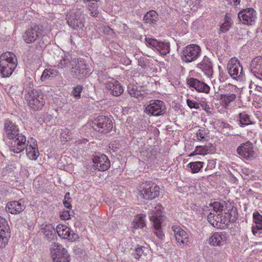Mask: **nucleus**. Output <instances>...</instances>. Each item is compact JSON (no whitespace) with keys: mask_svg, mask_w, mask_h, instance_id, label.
Here are the masks:
<instances>
[{"mask_svg":"<svg viewBox=\"0 0 262 262\" xmlns=\"http://www.w3.org/2000/svg\"><path fill=\"white\" fill-rule=\"evenodd\" d=\"M25 99L29 106L34 110H40L45 104L43 94L38 90L33 89V84L29 82L25 88Z\"/></svg>","mask_w":262,"mask_h":262,"instance_id":"nucleus-1","label":"nucleus"},{"mask_svg":"<svg viewBox=\"0 0 262 262\" xmlns=\"http://www.w3.org/2000/svg\"><path fill=\"white\" fill-rule=\"evenodd\" d=\"M17 66V59L12 52H7L0 56V75L9 77Z\"/></svg>","mask_w":262,"mask_h":262,"instance_id":"nucleus-2","label":"nucleus"},{"mask_svg":"<svg viewBox=\"0 0 262 262\" xmlns=\"http://www.w3.org/2000/svg\"><path fill=\"white\" fill-rule=\"evenodd\" d=\"M49 33V30L43 25L35 24L27 29L23 35V40L27 43L35 42L40 36H44Z\"/></svg>","mask_w":262,"mask_h":262,"instance_id":"nucleus-3","label":"nucleus"},{"mask_svg":"<svg viewBox=\"0 0 262 262\" xmlns=\"http://www.w3.org/2000/svg\"><path fill=\"white\" fill-rule=\"evenodd\" d=\"M84 9L80 8L73 9L67 15V23L69 26L75 30H82L85 24V17L83 13Z\"/></svg>","mask_w":262,"mask_h":262,"instance_id":"nucleus-4","label":"nucleus"},{"mask_svg":"<svg viewBox=\"0 0 262 262\" xmlns=\"http://www.w3.org/2000/svg\"><path fill=\"white\" fill-rule=\"evenodd\" d=\"M51 257L53 262H70L68 250L58 243H52L50 246Z\"/></svg>","mask_w":262,"mask_h":262,"instance_id":"nucleus-5","label":"nucleus"},{"mask_svg":"<svg viewBox=\"0 0 262 262\" xmlns=\"http://www.w3.org/2000/svg\"><path fill=\"white\" fill-rule=\"evenodd\" d=\"M228 213H219L215 214L210 212L207 216V220L214 227L219 229H224L227 227L228 223L233 222Z\"/></svg>","mask_w":262,"mask_h":262,"instance_id":"nucleus-6","label":"nucleus"},{"mask_svg":"<svg viewBox=\"0 0 262 262\" xmlns=\"http://www.w3.org/2000/svg\"><path fill=\"white\" fill-rule=\"evenodd\" d=\"M162 207L160 205H157L154 210L152 211L149 216L150 220L153 223L154 228L156 230L155 234L158 237L163 240L164 238V234L161 230V224L163 219L162 215Z\"/></svg>","mask_w":262,"mask_h":262,"instance_id":"nucleus-7","label":"nucleus"},{"mask_svg":"<svg viewBox=\"0 0 262 262\" xmlns=\"http://www.w3.org/2000/svg\"><path fill=\"white\" fill-rule=\"evenodd\" d=\"M93 128L96 132L107 134L113 128L112 120L107 117L99 115L92 123Z\"/></svg>","mask_w":262,"mask_h":262,"instance_id":"nucleus-8","label":"nucleus"},{"mask_svg":"<svg viewBox=\"0 0 262 262\" xmlns=\"http://www.w3.org/2000/svg\"><path fill=\"white\" fill-rule=\"evenodd\" d=\"M227 70L232 79L239 81L245 79L243 67L237 58L233 57L230 59L227 64Z\"/></svg>","mask_w":262,"mask_h":262,"instance_id":"nucleus-9","label":"nucleus"},{"mask_svg":"<svg viewBox=\"0 0 262 262\" xmlns=\"http://www.w3.org/2000/svg\"><path fill=\"white\" fill-rule=\"evenodd\" d=\"M201 53V49L199 45L191 44L183 49L181 52V58L186 63L193 62L198 59Z\"/></svg>","mask_w":262,"mask_h":262,"instance_id":"nucleus-10","label":"nucleus"},{"mask_svg":"<svg viewBox=\"0 0 262 262\" xmlns=\"http://www.w3.org/2000/svg\"><path fill=\"white\" fill-rule=\"evenodd\" d=\"M74 63L71 68V74L73 77L79 80L90 75V69L88 64L81 60L73 58Z\"/></svg>","mask_w":262,"mask_h":262,"instance_id":"nucleus-11","label":"nucleus"},{"mask_svg":"<svg viewBox=\"0 0 262 262\" xmlns=\"http://www.w3.org/2000/svg\"><path fill=\"white\" fill-rule=\"evenodd\" d=\"M8 143L10 150L15 153H20L25 149L26 146V137L20 132L8 139Z\"/></svg>","mask_w":262,"mask_h":262,"instance_id":"nucleus-12","label":"nucleus"},{"mask_svg":"<svg viewBox=\"0 0 262 262\" xmlns=\"http://www.w3.org/2000/svg\"><path fill=\"white\" fill-rule=\"evenodd\" d=\"M144 106V112L150 116H159L165 113V103L159 100H151Z\"/></svg>","mask_w":262,"mask_h":262,"instance_id":"nucleus-13","label":"nucleus"},{"mask_svg":"<svg viewBox=\"0 0 262 262\" xmlns=\"http://www.w3.org/2000/svg\"><path fill=\"white\" fill-rule=\"evenodd\" d=\"M160 187L155 183L149 182L145 184L140 194L145 200H152L158 196L160 193Z\"/></svg>","mask_w":262,"mask_h":262,"instance_id":"nucleus-14","label":"nucleus"},{"mask_svg":"<svg viewBox=\"0 0 262 262\" xmlns=\"http://www.w3.org/2000/svg\"><path fill=\"white\" fill-rule=\"evenodd\" d=\"M238 17L243 24L252 25L256 19V12L253 8H249L239 12Z\"/></svg>","mask_w":262,"mask_h":262,"instance_id":"nucleus-15","label":"nucleus"},{"mask_svg":"<svg viewBox=\"0 0 262 262\" xmlns=\"http://www.w3.org/2000/svg\"><path fill=\"white\" fill-rule=\"evenodd\" d=\"M103 84L105 85L107 93L114 96H119L123 92L122 86L113 78L108 77L105 82H103Z\"/></svg>","mask_w":262,"mask_h":262,"instance_id":"nucleus-16","label":"nucleus"},{"mask_svg":"<svg viewBox=\"0 0 262 262\" xmlns=\"http://www.w3.org/2000/svg\"><path fill=\"white\" fill-rule=\"evenodd\" d=\"M56 231L61 238L67 239L71 242H75L79 238L78 235L71 231L66 225H58L56 227Z\"/></svg>","mask_w":262,"mask_h":262,"instance_id":"nucleus-17","label":"nucleus"},{"mask_svg":"<svg viewBox=\"0 0 262 262\" xmlns=\"http://www.w3.org/2000/svg\"><path fill=\"white\" fill-rule=\"evenodd\" d=\"M171 229L173 232L175 239L180 246L183 247L189 244L188 234L180 226L172 225Z\"/></svg>","mask_w":262,"mask_h":262,"instance_id":"nucleus-18","label":"nucleus"},{"mask_svg":"<svg viewBox=\"0 0 262 262\" xmlns=\"http://www.w3.org/2000/svg\"><path fill=\"white\" fill-rule=\"evenodd\" d=\"M73 59L68 54L62 53L60 56H57L54 67L58 69L66 71L72 67Z\"/></svg>","mask_w":262,"mask_h":262,"instance_id":"nucleus-19","label":"nucleus"},{"mask_svg":"<svg viewBox=\"0 0 262 262\" xmlns=\"http://www.w3.org/2000/svg\"><path fill=\"white\" fill-rule=\"evenodd\" d=\"M93 167L99 171H105L110 167V161L104 154L96 155L93 159Z\"/></svg>","mask_w":262,"mask_h":262,"instance_id":"nucleus-20","label":"nucleus"},{"mask_svg":"<svg viewBox=\"0 0 262 262\" xmlns=\"http://www.w3.org/2000/svg\"><path fill=\"white\" fill-rule=\"evenodd\" d=\"M187 84L191 88H193L198 92L208 94L210 86L204 81L193 77L187 79Z\"/></svg>","mask_w":262,"mask_h":262,"instance_id":"nucleus-21","label":"nucleus"},{"mask_svg":"<svg viewBox=\"0 0 262 262\" xmlns=\"http://www.w3.org/2000/svg\"><path fill=\"white\" fill-rule=\"evenodd\" d=\"M226 232H216L212 234L208 239V243L212 246H222L226 244L227 240Z\"/></svg>","mask_w":262,"mask_h":262,"instance_id":"nucleus-22","label":"nucleus"},{"mask_svg":"<svg viewBox=\"0 0 262 262\" xmlns=\"http://www.w3.org/2000/svg\"><path fill=\"white\" fill-rule=\"evenodd\" d=\"M237 153L243 158L250 160L255 156L252 143L248 141L243 143L237 149Z\"/></svg>","mask_w":262,"mask_h":262,"instance_id":"nucleus-23","label":"nucleus"},{"mask_svg":"<svg viewBox=\"0 0 262 262\" xmlns=\"http://www.w3.org/2000/svg\"><path fill=\"white\" fill-rule=\"evenodd\" d=\"M26 208L25 201L24 199L9 202L6 206V210L12 214H17L21 213Z\"/></svg>","mask_w":262,"mask_h":262,"instance_id":"nucleus-24","label":"nucleus"},{"mask_svg":"<svg viewBox=\"0 0 262 262\" xmlns=\"http://www.w3.org/2000/svg\"><path fill=\"white\" fill-rule=\"evenodd\" d=\"M25 148L27 156L30 160H36L39 157V152L36 141L33 138H31V141H28Z\"/></svg>","mask_w":262,"mask_h":262,"instance_id":"nucleus-25","label":"nucleus"},{"mask_svg":"<svg viewBox=\"0 0 262 262\" xmlns=\"http://www.w3.org/2000/svg\"><path fill=\"white\" fill-rule=\"evenodd\" d=\"M4 132L8 139L20 132L18 127L16 123L9 119H6L4 120Z\"/></svg>","mask_w":262,"mask_h":262,"instance_id":"nucleus-26","label":"nucleus"},{"mask_svg":"<svg viewBox=\"0 0 262 262\" xmlns=\"http://www.w3.org/2000/svg\"><path fill=\"white\" fill-rule=\"evenodd\" d=\"M250 68L256 77L262 79V56L255 57L251 61Z\"/></svg>","mask_w":262,"mask_h":262,"instance_id":"nucleus-27","label":"nucleus"},{"mask_svg":"<svg viewBox=\"0 0 262 262\" xmlns=\"http://www.w3.org/2000/svg\"><path fill=\"white\" fill-rule=\"evenodd\" d=\"M197 67L200 69L208 77L211 78L213 74L212 63L210 59L205 56L202 61L198 64Z\"/></svg>","mask_w":262,"mask_h":262,"instance_id":"nucleus-28","label":"nucleus"},{"mask_svg":"<svg viewBox=\"0 0 262 262\" xmlns=\"http://www.w3.org/2000/svg\"><path fill=\"white\" fill-rule=\"evenodd\" d=\"M143 156L145 157L144 160L150 166H155L158 164L157 151L154 149H148L146 151H143Z\"/></svg>","mask_w":262,"mask_h":262,"instance_id":"nucleus-29","label":"nucleus"},{"mask_svg":"<svg viewBox=\"0 0 262 262\" xmlns=\"http://www.w3.org/2000/svg\"><path fill=\"white\" fill-rule=\"evenodd\" d=\"M141 89V86L137 85L129 84L127 86V92L129 95L138 99L142 98L144 95V91Z\"/></svg>","mask_w":262,"mask_h":262,"instance_id":"nucleus-30","label":"nucleus"},{"mask_svg":"<svg viewBox=\"0 0 262 262\" xmlns=\"http://www.w3.org/2000/svg\"><path fill=\"white\" fill-rule=\"evenodd\" d=\"M212 145L210 146H196L194 150L189 155L190 157L197 155H205L212 152Z\"/></svg>","mask_w":262,"mask_h":262,"instance_id":"nucleus-31","label":"nucleus"},{"mask_svg":"<svg viewBox=\"0 0 262 262\" xmlns=\"http://www.w3.org/2000/svg\"><path fill=\"white\" fill-rule=\"evenodd\" d=\"M143 19L145 23L155 25L158 19V15L155 11L150 10L144 15Z\"/></svg>","mask_w":262,"mask_h":262,"instance_id":"nucleus-32","label":"nucleus"},{"mask_svg":"<svg viewBox=\"0 0 262 262\" xmlns=\"http://www.w3.org/2000/svg\"><path fill=\"white\" fill-rule=\"evenodd\" d=\"M144 214H138L132 223V225L135 229L142 228L145 226Z\"/></svg>","mask_w":262,"mask_h":262,"instance_id":"nucleus-33","label":"nucleus"},{"mask_svg":"<svg viewBox=\"0 0 262 262\" xmlns=\"http://www.w3.org/2000/svg\"><path fill=\"white\" fill-rule=\"evenodd\" d=\"M58 73V71L54 69H46L43 71L40 79L42 81H45L50 78L55 77Z\"/></svg>","mask_w":262,"mask_h":262,"instance_id":"nucleus-34","label":"nucleus"},{"mask_svg":"<svg viewBox=\"0 0 262 262\" xmlns=\"http://www.w3.org/2000/svg\"><path fill=\"white\" fill-rule=\"evenodd\" d=\"M89 14L92 17H97L99 14L98 4L97 2L90 3L86 5Z\"/></svg>","mask_w":262,"mask_h":262,"instance_id":"nucleus-35","label":"nucleus"},{"mask_svg":"<svg viewBox=\"0 0 262 262\" xmlns=\"http://www.w3.org/2000/svg\"><path fill=\"white\" fill-rule=\"evenodd\" d=\"M196 138L199 141L207 140L209 138V130L203 127H200L196 132Z\"/></svg>","mask_w":262,"mask_h":262,"instance_id":"nucleus-36","label":"nucleus"},{"mask_svg":"<svg viewBox=\"0 0 262 262\" xmlns=\"http://www.w3.org/2000/svg\"><path fill=\"white\" fill-rule=\"evenodd\" d=\"M204 164L203 162L201 161L192 162L188 163L187 166L191 169V173H196L203 168Z\"/></svg>","mask_w":262,"mask_h":262,"instance_id":"nucleus-37","label":"nucleus"},{"mask_svg":"<svg viewBox=\"0 0 262 262\" xmlns=\"http://www.w3.org/2000/svg\"><path fill=\"white\" fill-rule=\"evenodd\" d=\"M156 50L158 51L160 54L165 55L169 52L170 45L168 42L159 41Z\"/></svg>","mask_w":262,"mask_h":262,"instance_id":"nucleus-38","label":"nucleus"},{"mask_svg":"<svg viewBox=\"0 0 262 262\" xmlns=\"http://www.w3.org/2000/svg\"><path fill=\"white\" fill-rule=\"evenodd\" d=\"M0 234L10 236V228L7 222L1 216H0Z\"/></svg>","mask_w":262,"mask_h":262,"instance_id":"nucleus-39","label":"nucleus"},{"mask_svg":"<svg viewBox=\"0 0 262 262\" xmlns=\"http://www.w3.org/2000/svg\"><path fill=\"white\" fill-rule=\"evenodd\" d=\"M236 97V95L233 93L222 94L221 96L222 102L226 107L228 106L231 102L234 101Z\"/></svg>","mask_w":262,"mask_h":262,"instance_id":"nucleus-40","label":"nucleus"},{"mask_svg":"<svg viewBox=\"0 0 262 262\" xmlns=\"http://www.w3.org/2000/svg\"><path fill=\"white\" fill-rule=\"evenodd\" d=\"M253 124L250 120V116L246 112H243L239 114V124L241 126H244Z\"/></svg>","mask_w":262,"mask_h":262,"instance_id":"nucleus-41","label":"nucleus"},{"mask_svg":"<svg viewBox=\"0 0 262 262\" xmlns=\"http://www.w3.org/2000/svg\"><path fill=\"white\" fill-rule=\"evenodd\" d=\"M219 126L222 129L224 134L229 135L233 134V128L228 123L222 121L220 123Z\"/></svg>","mask_w":262,"mask_h":262,"instance_id":"nucleus-42","label":"nucleus"},{"mask_svg":"<svg viewBox=\"0 0 262 262\" xmlns=\"http://www.w3.org/2000/svg\"><path fill=\"white\" fill-rule=\"evenodd\" d=\"M225 19L226 21L223 24H222L220 30L221 32L224 33L227 32L231 27V18L226 16Z\"/></svg>","mask_w":262,"mask_h":262,"instance_id":"nucleus-43","label":"nucleus"},{"mask_svg":"<svg viewBox=\"0 0 262 262\" xmlns=\"http://www.w3.org/2000/svg\"><path fill=\"white\" fill-rule=\"evenodd\" d=\"M212 207V210L211 211L212 213H214L215 214L219 213H223V206L221 205V204L218 202H214L213 203L210 204Z\"/></svg>","mask_w":262,"mask_h":262,"instance_id":"nucleus-44","label":"nucleus"},{"mask_svg":"<svg viewBox=\"0 0 262 262\" xmlns=\"http://www.w3.org/2000/svg\"><path fill=\"white\" fill-rule=\"evenodd\" d=\"M253 217L255 225H259L260 228L262 227V215L256 211L253 213Z\"/></svg>","mask_w":262,"mask_h":262,"instance_id":"nucleus-45","label":"nucleus"},{"mask_svg":"<svg viewBox=\"0 0 262 262\" xmlns=\"http://www.w3.org/2000/svg\"><path fill=\"white\" fill-rule=\"evenodd\" d=\"M83 90V86L81 85H78L73 88L72 93L73 96L76 98H80L81 96V93Z\"/></svg>","mask_w":262,"mask_h":262,"instance_id":"nucleus-46","label":"nucleus"},{"mask_svg":"<svg viewBox=\"0 0 262 262\" xmlns=\"http://www.w3.org/2000/svg\"><path fill=\"white\" fill-rule=\"evenodd\" d=\"M145 41L148 46L155 48V49L159 42L157 40L152 38H146Z\"/></svg>","mask_w":262,"mask_h":262,"instance_id":"nucleus-47","label":"nucleus"},{"mask_svg":"<svg viewBox=\"0 0 262 262\" xmlns=\"http://www.w3.org/2000/svg\"><path fill=\"white\" fill-rule=\"evenodd\" d=\"M10 237V236L7 235L0 234V248H4L6 246Z\"/></svg>","mask_w":262,"mask_h":262,"instance_id":"nucleus-48","label":"nucleus"},{"mask_svg":"<svg viewBox=\"0 0 262 262\" xmlns=\"http://www.w3.org/2000/svg\"><path fill=\"white\" fill-rule=\"evenodd\" d=\"M186 103L190 108L199 109L200 108L199 103L193 100L188 99L186 100Z\"/></svg>","mask_w":262,"mask_h":262,"instance_id":"nucleus-49","label":"nucleus"},{"mask_svg":"<svg viewBox=\"0 0 262 262\" xmlns=\"http://www.w3.org/2000/svg\"><path fill=\"white\" fill-rule=\"evenodd\" d=\"M145 249V248L144 247L138 246V248L136 249V251L134 253L135 257L136 259H139L140 257V256L142 255V254L144 253Z\"/></svg>","mask_w":262,"mask_h":262,"instance_id":"nucleus-50","label":"nucleus"},{"mask_svg":"<svg viewBox=\"0 0 262 262\" xmlns=\"http://www.w3.org/2000/svg\"><path fill=\"white\" fill-rule=\"evenodd\" d=\"M44 231L46 236L52 235L53 232H55V229L51 225H46L44 228Z\"/></svg>","mask_w":262,"mask_h":262,"instance_id":"nucleus-51","label":"nucleus"},{"mask_svg":"<svg viewBox=\"0 0 262 262\" xmlns=\"http://www.w3.org/2000/svg\"><path fill=\"white\" fill-rule=\"evenodd\" d=\"M252 231L254 235H258L262 233V227L260 228L259 225H254L252 227Z\"/></svg>","mask_w":262,"mask_h":262,"instance_id":"nucleus-52","label":"nucleus"},{"mask_svg":"<svg viewBox=\"0 0 262 262\" xmlns=\"http://www.w3.org/2000/svg\"><path fill=\"white\" fill-rule=\"evenodd\" d=\"M190 6H191V9L193 11L197 10L200 4V0H191Z\"/></svg>","mask_w":262,"mask_h":262,"instance_id":"nucleus-53","label":"nucleus"},{"mask_svg":"<svg viewBox=\"0 0 262 262\" xmlns=\"http://www.w3.org/2000/svg\"><path fill=\"white\" fill-rule=\"evenodd\" d=\"M101 30L104 34L109 35H113L115 34V33L113 31V30L108 26H102L101 27Z\"/></svg>","mask_w":262,"mask_h":262,"instance_id":"nucleus-54","label":"nucleus"},{"mask_svg":"<svg viewBox=\"0 0 262 262\" xmlns=\"http://www.w3.org/2000/svg\"><path fill=\"white\" fill-rule=\"evenodd\" d=\"M70 212L68 210L63 211L60 215V218L63 220H67L70 219Z\"/></svg>","mask_w":262,"mask_h":262,"instance_id":"nucleus-55","label":"nucleus"},{"mask_svg":"<svg viewBox=\"0 0 262 262\" xmlns=\"http://www.w3.org/2000/svg\"><path fill=\"white\" fill-rule=\"evenodd\" d=\"M228 4L231 6H236L240 3V0H227Z\"/></svg>","mask_w":262,"mask_h":262,"instance_id":"nucleus-56","label":"nucleus"},{"mask_svg":"<svg viewBox=\"0 0 262 262\" xmlns=\"http://www.w3.org/2000/svg\"><path fill=\"white\" fill-rule=\"evenodd\" d=\"M63 203L64 207H66L67 208H70L71 207V205L69 202L68 201V200H65V201H64Z\"/></svg>","mask_w":262,"mask_h":262,"instance_id":"nucleus-57","label":"nucleus"},{"mask_svg":"<svg viewBox=\"0 0 262 262\" xmlns=\"http://www.w3.org/2000/svg\"><path fill=\"white\" fill-rule=\"evenodd\" d=\"M82 1L84 3H88V4H89L90 3H94V2L98 3L99 1V0H82Z\"/></svg>","mask_w":262,"mask_h":262,"instance_id":"nucleus-58","label":"nucleus"},{"mask_svg":"<svg viewBox=\"0 0 262 262\" xmlns=\"http://www.w3.org/2000/svg\"><path fill=\"white\" fill-rule=\"evenodd\" d=\"M256 90L259 92H262V87L261 86L257 85L256 87Z\"/></svg>","mask_w":262,"mask_h":262,"instance_id":"nucleus-59","label":"nucleus"},{"mask_svg":"<svg viewBox=\"0 0 262 262\" xmlns=\"http://www.w3.org/2000/svg\"><path fill=\"white\" fill-rule=\"evenodd\" d=\"M69 195H70L69 192L67 193L65 195L64 199L65 200L67 199V200H68V199H70V198H69Z\"/></svg>","mask_w":262,"mask_h":262,"instance_id":"nucleus-60","label":"nucleus"},{"mask_svg":"<svg viewBox=\"0 0 262 262\" xmlns=\"http://www.w3.org/2000/svg\"><path fill=\"white\" fill-rule=\"evenodd\" d=\"M209 164H211V166L213 165H214V163L213 161H209L208 162V165L207 166V168H208L209 167Z\"/></svg>","mask_w":262,"mask_h":262,"instance_id":"nucleus-61","label":"nucleus"},{"mask_svg":"<svg viewBox=\"0 0 262 262\" xmlns=\"http://www.w3.org/2000/svg\"><path fill=\"white\" fill-rule=\"evenodd\" d=\"M231 86L232 89H233L234 90L236 89V87H235L234 86L231 85Z\"/></svg>","mask_w":262,"mask_h":262,"instance_id":"nucleus-62","label":"nucleus"},{"mask_svg":"<svg viewBox=\"0 0 262 262\" xmlns=\"http://www.w3.org/2000/svg\"><path fill=\"white\" fill-rule=\"evenodd\" d=\"M207 110H208V108H205V111H207Z\"/></svg>","mask_w":262,"mask_h":262,"instance_id":"nucleus-63","label":"nucleus"},{"mask_svg":"<svg viewBox=\"0 0 262 262\" xmlns=\"http://www.w3.org/2000/svg\"><path fill=\"white\" fill-rule=\"evenodd\" d=\"M207 110H208V108H205V111H207Z\"/></svg>","mask_w":262,"mask_h":262,"instance_id":"nucleus-64","label":"nucleus"}]
</instances>
